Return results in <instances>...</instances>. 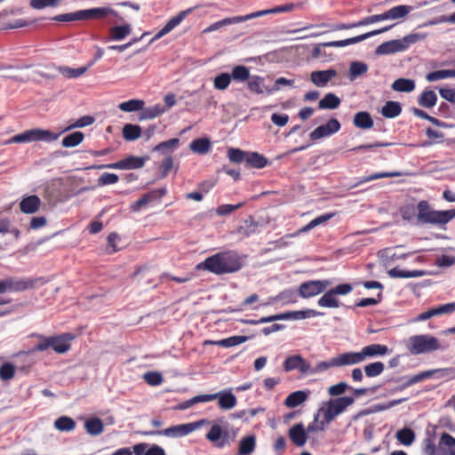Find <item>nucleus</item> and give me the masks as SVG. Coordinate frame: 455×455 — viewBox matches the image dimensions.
Masks as SVG:
<instances>
[{
	"label": "nucleus",
	"instance_id": "f257e3e1",
	"mask_svg": "<svg viewBox=\"0 0 455 455\" xmlns=\"http://www.w3.org/2000/svg\"><path fill=\"white\" fill-rule=\"evenodd\" d=\"M242 267V259L235 251L217 252L207 257L196 266L198 270H206L218 275L232 274L239 271Z\"/></svg>",
	"mask_w": 455,
	"mask_h": 455
},
{
	"label": "nucleus",
	"instance_id": "f03ea898",
	"mask_svg": "<svg viewBox=\"0 0 455 455\" xmlns=\"http://www.w3.org/2000/svg\"><path fill=\"white\" fill-rule=\"evenodd\" d=\"M417 211V221L422 225H445L455 218V209L436 211L426 200L418 203Z\"/></svg>",
	"mask_w": 455,
	"mask_h": 455
},
{
	"label": "nucleus",
	"instance_id": "7ed1b4c3",
	"mask_svg": "<svg viewBox=\"0 0 455 455\" xmlns=\"http://www.w3.org/2000/svg\"><path fill=\"white\" fill-rule=\"evenodd\" d=\"M39 283H43L42 278H15L12 276L6 277L0 280V294L8 291H24L35 288ZM10 302V299H6L0 297V306L8 304Z\"/></svg>",
	"mask_w": 455,
	"mask_h": 455
},
{
	"label": "nucleus",
	"instance_id": "20e7f679",
	"mask_svg": "<svg viewBox=\"0 0 455 455\" xmlns=\"http://www.w3.org/2000/svg\"><path fill=\"white\" fill-rule=\"evenodd\" d=\"M38 337L41 339L40 342L30 349L28 354L44 351L50 347L58 354H64L70 349V341L74 339V336L70 333L52 337L39 335Z\"/></svg>",
	"mask_w": 455,
	"mask_h": 455
},
{
	"label": "nucleus",
	"instance_id": "39448f33",
	"mask_svg": "<svg viewBox=\"0 0 455 455\" xmlns=\"http://www.w3.org/2000/svg\"><path fill=\"white\" fill-rule=\"evenodd\" d=\"M393 27H394V25H389V26L381 28L379 29L372 30V31L367 32L365 34H363V35H360L357 36H354V37H350V38H347L345 40L331 41V42L323 43L321 44H317L316 46L314 47V49L311 52V57H312V59H318L319 57H321L323 54L322 48H321L322 46H323V47H345V46H347L350 44H355L360 43L365 39H368L371 36L384 33V32L391 29Z\"/></svg>",
	"mask_w": 455,
	"mask_h": 455
},
{
	"label": "nucleus",
	"instance_id": "423d86ee",
	"mask_svg": "<svg viewBox=\"0 0 455 455\" xmlns=\"http://www.w3.org/2000/svg\"><path fill=\"white\" fill-rule=\"evenodd\" d=\"M441 345L434 336L422 334L410 337L408 350L411 355H419L440 349Z\"/></svg>",
	"mask_w": 455,
	"mask_h": 455
},
{
	"label": "nucleus",
	"instance_id": "0eeeda50",
	"mask_svg": "<svg viewBox=\"0 0 455 455\" xmlns=\"http://www.w3.org/2000/svg\"><path fill=\"white\" fill-rule=\"evenodd\" d=\"M58 137L59 134H55L49 130L31 129L13 136L8 140V143H28L32 141L52 142L56 140Z\"/></svg>",
	"mask_w": 455,
	"mask_h": 455
},
{
	"label": "nucleus",
	"instance_id": "6e6552de",
	"mask_svg": "<svg viewBox=\"0 0 455 455\" xmlns=\"http://www.w3.org/2000/svg\"><path fill=\"white\" fill-rule=\"evenodd\" d=\"M353 291L350 283H340L327 291L317 301L319 307L328 308H337L340 307V302L337 296H345Z\"/></svg>",
	"mask_w": 455,
	"mask_h": 455
},
{
	"label": "nucleus",
	"instance_id": "1a4fd4ad",
	"mask_svg": "<svg viewBox=\"0 0 455 455\" xmlns=\"http://www.w3.org/2000/svg\"><path fill=\"white\" fill-rule=\"evenodd\" d=\"M355 402L352 396H343L336 399L330 400L327 408L321 410L323 411L324 422L329 424L331 422L336 416L342 413L346 409L352 405Z\"/></svg>",
	"mask_w": 455,
	"mask_h": 455
},
{
	"label": "nucleus",
	"instance_id": "9d476101",
	"mask_svg": "<svg viewBox=\"0 0 455 455\" xmlns=\"http://www.w3.org/2000/svg\"><path fill=\"white\" fill-rule=\"evenodd\" d=\"M207 419H200L195 422L187 424H180L170 427L164 429L163 432H148L147 435H161L164 434L166 436L181 437L189 435L195 430L200 428L202 426L208 424Z\"/></svg>",
	"mask_w": 455,
	"mask_h": 455
},
{
	"label": "nucleus",
	"instance_id": "9b49d317",
	"mask_svg": "<svg viewBox=\"0 0 455 455\" xmlns=\"http://www.w3.org/2000/svg\"><path fill=\"white\" fill-rule=\"evenodd\" d=\"M235 432L231 435L228 430H224L220 425L214 424L212 426L205 437L214 447L221 449L229 445L235 440Z\"/></svg>",
	"mask_w": 455,
	"mask_h": 455
},
{
	"label": "nucleus",
	"instance_id": "f8f14e48",
	"mask_svg": "<svg viewBox=\"0 0 455 455\" xmlns=\"http://www.w3.org/2000/svg\"><path fill=\"white\" fill-rule=\"evenodd\" d=\"M331 284L332 282L327 279L307 281L299 285L298 293L301 298L307 299L323 292Z\"/></svg>",
	"mask_w": 455,
	"mask_h": 455
},
{
	"label": "nucleus",
	"instance_id": "ddd939ff",
	"mask_svg": "<svg viewBox=\"0 0 455 455\" xmlns=\"http://www.w3.org/2000/svg\"><path fill=\"white\" fill-rule=\"evenodd\" d=\"M146 160V157L129 156L124 159H122L113 164H103L99 166L98 168H108L116 170H135L142 168L145 165Z\"/></svg>",
	"mask_w": 455,
	"mask_h": 455
},
{
	"label": "nucleus",
	"instance_id": "4468645a",
	"mask_svg": "<svg viewBox=\"0 0 455 455\" xmlns=\"http://www.w3.org/2000/svg\"><path fill=\"white\" fill-rule=\"evenodd\" d=\"M340 130V124L336 118H331L325 124L316 127L309 134L311 140H318L322 138L331 136Z\"/></svg>",
	"mask_w": 455,
	"mask_h": 455
},
{
	"label": "nucleus",
	"instance_id": "2eb2a0df",
	"mask_svg": "<svg viewBox=\"0 0 455 455\" xmlns=\"http://www.w3.org/2000/svg\"><path fill=\"white\" fill-rule=\"evenodd\" d=\"M283 370L285 371H291L298 370L302 374H309L310 363L307 362L301 355H294L288 356L283 363Z\"/></svg>",
	"mask_w": 455,
	"mask_h": 455
},
{
	"label": "nucleus",
	"instance_id": "dca6fc26",
	"mask_svg": "<svg viewBox=\"0 0 455 455\" xmlns=\"http://www.w3.org/2000/svg\"><path fill=\"white\" fill-rule=\"evenodd\" d=\"M193 11L192 8H188L187 10L180 12L176 16L172 17L164 26L161 28L156 36L153 37V40H157L166 34L170 33L172 29H174L178 25H180L189 13Z\"/></svg>",
	"mask_w": 455,
	"mask_h": 455
},
{
	"label": "nucleus",
	"instance_id": "f3484780",
	"mask_svg": "<svg viewBox=\"0 0 455 455\" xmlns=\"http://www.w3.org/2000/svg\"><path fill=\"white\" fill-rule=\"evenodd\" d=\"M304 3H297V4H283V5H278V6H275L274 8H271V9H267V10H262V11H258V12H251L249 14V18L250 20L251 19H254V18H258V17H261V16H264V15H267V14H275V13H281V12H292L294 11L295 9H298V8H302Z\"/></svg>",
	"mask_w": 455,
	"mask_h": 455
},
{
	"label": "nucleus",
	"instance_id": "a211bd4d",
	"mask_svg": "<svg viewBox=\"0 0 455 455\" xmlns=\"http://www.w3.org/2000/svg\"><path fill=\"white\" fill-rule=\"evenodd\" d=\"M324 313L319 312L314 309H307V310H300V311H291V312H286L282 314H277L275 316H282L280 318H277V320H289V319H306L310 317H315V316H321L323 315Z\"/></svg>",
	"mask_w": 455,
	"mask_h": 455
},
{
	"label": "nucleus",
	"instance_id": "6ab92c4d",
	"mask_svg": "<svg viewBox=\"0 0 455 455\" xmlns=\"http://www.w3.org/2000/svg\"><path fill=\"white\" fill-rule=\"evenodd\" d=\"M334 358L337 368L358 364L363 362L360 352H346L334 356Z\"/></svg>",
	"mask_w": 455,
	"mask_h": 455
},
{
	"label": "nucleus",
	"instance_id": "aec40b11",
	"mask_svg": "<svg viewBox=\"0 0 455 455\" xmlns=\"http://www.w3.org/2000/svg\"><path fill=\"white\" fill-rule=\"evenodd\" d=\"M249 20H250L249 14L243 15V16H234V17L225 18L221 20L216 21V22L212 23V25H210L208 28L204 29L203 33H210L212 31H216L225 26L241 23L243 21H247Z\"/></svg>",
	"mask_w": 455,
	"mask_h": 455
},
{
	"label": "nucleus",
	"instance_id": "412c9836",
	"mask_svg": "<svg viewBox=\"0 0 455 455\" xmlns=\"http://www.w3.org/2000/svg\"><path fill=\"white\" fill-rule=\"evenodd\" d=\"M40 206L41 200L36 195L25 196L20 203V211L26 214L36 213L39 210Z\"/></svg>",
	"mask_w": 455,
	"mask_h": 455
},
{
	"label": "nucleus",
	"instance_id": "4be33fe9",
	"mask_svg": "<svg viewBox=\"0 0 455 455\" xmlns=\"http://www.w3.org/2000/svg\"><path fill=\"white\" fill-rule=\"evenodd\" d=\"M389 353V349L386 345L371 344L365 346L360 351L362 361L363 362L367 357H375L385 355Z\"/></svg>",
	"mask_w": 455,
	"mask_h": 455
},
{
	"label": "nucleus",
	"instance_id": "5701e85b",
	"mask_svg": "<svg viewBox=\"0 0 455 455\" xmlns=\"http://www.w3.org/2000/svg\"><path fill=\"white\" fill-rule=\"evenodd\" d=\"M291 441L298 447L305 445L307 440V432L301 423L295 424L289 430Z\"/></svg>",
	"mask_w": 455,
	"mask_h": 455
},
{
	"label": "nucleus",
	"instance_id": "b1692460",
	"mask_svg": "<svg viewBox=\"0 0 455 455\" xmlns=\"http://www.w3.org/2000/svg\"><path fill=\"white\" fill-rule=\"evenodd\" d=\"M337 76V72L335 69H327L321 71H313L310 75V78L312 83L318 86L323 87L328 82Z\"/></svg>",
	"mask_w": 455,
	"mask_h": 455
},
{
	"label": "nucleus",
	"instance_id": "393cba45",
	"mask_svg": "<svg viewBox=\"0 0 455 455\" xmlns=\"http://www.w3.org/2000/svg\"><path fill=\"white\" fill-rule=\"evenodd\" d=\"M132 449L135 455H166L165 451L157 444L148 447V443H140L135 444Z\"/></svg>",
	"mask_w": 455,
	"mask_h": 455
},
{
	"label": "nucleus",
	"instance_id": "a878e982",
	"mask_svg": "<svg viewBox=\"0 0 455 455\" xmlns=\"http://www.w3.org/2000/svg\"><path fill=\"white\" fill-rule=\"evenodd\" d=\"M440 455H455V438L448 433H443L439 442Z\"/></svg>",
	"mask_w": 455,
	"mask_h": 455
},
{
	"label": "nucleus",
	"instance_id": "bb28decb",
	"mask_svg": "<svg viewBox=\"0 0 455 455\" xmlns=\"http://www.w3.org/2000/svg\"><path fill=\"white\" fill-rule=\"evenodd\" d=\"M219 407L222 410H230L236 405L237 399L231 391H220L216 393Z\"/></svg>",
	"mask_w": 455,
	"mask_h": 455
},
{
	"label": "nucleus",
	"instance_id": "cd10ccee",
	"mask_svg": "<svg viewBox=\"0 0 455 455\" xmlns=\"http://www.w3.org/2000/svg\"><path fill=\"white\" fill-rule=\"evenodd\" d=\"M403 51H404V46H402L399 40H391L379 44L376 49V53L386 55Z\"/></svg>",
	"mask_w": 455,
	"mask_h": 455
},
{
	"label": "nucleus",
	"instance_id": "c85d7f7f",
	"mask_svg": "<svg viewBox=\"0 0 455 455\" xmlns=\"http://www.w3.org/2000/svg\"><path fill=\"white\" fill-rule=\"evenodd\" d=\"M256 448V436L253 435L243 437L238 443L237 455H251Z\"/></svg>",
	"mask_w": 455,
	"mask_h": 455
},
{
	"label": "nucleus",
	"instance_id": "c756f323",
	"mask_svg": "<svg viewBox=\"0 0 455 455\" xmlns=\"http://www.w3.org/2000/svg\"><path fill=\"white\" fill-rule=\"evenodd\" d=\"M84 19L86 20H99L107 17L109 14H115L116 12L109 7H98L87 10H83Z\"/></svg>",
	"mask_w": 455,
	"mask_h": 455
},
{
	"label": "nucleus",
	"instance_id": "7c9ffc66",
	"mask_svg": "<svg viewBox=\"0 0 455 455\" xmlns=\"http://www.w3.org/2000/svg\"><path fill=\"white\" fill-rule=\"evenodd\" d=\"M259 224L255 220L249 216L243 220V224L236 228V233L243 237H248L256 233Z\"/></svg>",
	"mask_w": 455,
	"mask_h": 455
},
{
	"label": "nucleus",
	"instance_id": "2f4dec72",
	"mask_svg": "<svg viewBox=\"0 0 455 455\" xmlns=\"http://www.w3.org/2000/svg\"><path fill=\"white\" fill-rule=\"evenodd\" d=\"M353 124L357 128L366 130L371 129L374 123L370 113L360 111L355 115Z\"/></svg>",
	"mask_w": 455,
	"mask_h": 455
},
{
	"label": "nucleus",
	"instance_id": "473e14b6",
	"mask_svg": "<svg viewBox=\"0 0 455 455\" xmlns=\"http://www.w3.org/2000/svg\"><path fill=\"white\" fill-rule=\"evenodd\" d=\"M84 428L91 435H99L104 431V424L102 420L97 417L89 418L84 422Z\"/></svg>",
	"mask_w": 455,
	"mask_h": 455
},
{
	"label": "nucleus",
	"instance_id": "72a5a7b5",
	"mask_svg": "<svg viewBox=\"0 0 455 455\" xmlns=\"http://www.w3.org/2000/svg\"><path fill=\"white\" fill-rule=\"evenodd\" d=\"M412 7L410 5H397L385 12L387 20H397L404 18Z\"/></svg>",
	"mask_w": 455,
	"mask_h": 455
},
{
	"label": "nucleus",
	"instance_id": "f704fd0d",
	"mask_svg": "<svg viewBox=\"0 0 455 455\" xmlns=\"http://www.w3.org/2000/svg\"><path fill=\"white\" fill-rule=\"evenodd\" d=\"M388 275L392 278H413V277H420L424 275V271L422 270H403L398 267H394L388 270Z\"/></svg>",
	"mask_w": 455,
	"mask_h": 455
},
{
	"label": "nucleus",
	"instance_id": "c9c22d12",
	"mask_svg": "<svg viewBox=\"0 0 455 455\" xmlns=\"http://www.w3.org/2000/svg\"><path fill=\"white\" fill-rule=\"evenodd\" d=\"M340 105L339 98L332 92H329L319 101L320 109H335Z\"/></svg>",
	"mask_w": 455,
	"mask_h": 455
},
{
	"label": "nucleus",
	"instance_id": "e433bc0d",
	"mask_svg": "<svg viewBox=\"0 0 455 455\" xmlns=\"http://www.w3.org/2000/svg\"><path fill=\"white\" fill-rule=\"evenodd\" d=\"M94 64L93 61H91L87 64V66L81 67L78 68H73L69 67H61L60 68V73L67 78H76L84 74Z\"/></svg>",
	"mask_w": 455,
	"mask_h": 455
},
{
	"label": "nucleus",
	"instance_id": "4c0bfd02",
	"mask_svg": "<svg viewBox=\"0 0 455 455\" xmlns=\"http://www.w3.org/2000/svg\"><path fill=\"white\" fill-rule=\"evenodd\" d=\"M189 148L195 153L204 155L211 149V141L207 138L196 139L190 143Z\"/></svg>",
	"mask_w": 455,
	"mask_h": 455
},
{
	"label": "nucleus",
	"instance_id": "58836bf2",
	"mask_svg": "<svg viewBox=\"0 0 455 455\" xmlns=\"http://www.w3.org/2000/svg\"><path fill=\"white\" fill-rule=\"evenodd\" d=\"M402 112V108L399 102L387 101L381 109V115L387 118H395Z\"/></svg>",
	"mask_w": 455,
	"mask_h": 455
},
{
	"label": "nucleus",
	"instance_id": "ea45409f",
	"mask_svg": "<svg viewBox=\"0 0 455 455\" xmlns=\"http://www.w3.org/2000/svg\"><path fill=\"white\" fill-rule=\"evenodd\" d=\"M54 427L61 432H70L76 427V421L68 416H61L54 421Z\"/></svg>",
	"mask_w": 455,
	"mask_h": 455
},
{
	"label": "nucleus",
	"instance_id": "a19ab883",
	"mask_svg": "<svg viewBox=\"0 0 455 455\" xmlns=\"http://www.w3.org/2000/svg\"><path fill=\"white\" fill-rule=\"evenodd\" d=\"M391 87L395 92H411L415 89V82L411 79L398 78Z\"/></svg>",
	"mask_w": 455,
	"mask_h": 455
},
{
	"label": "nucleus",
	"instance_id": "79ce46f5",
	"mask_svg": "<svg viewBox=\"0 0 455 455\" xmlns=\"http://www.w3.org/2000/svg\"><path fill=\"white\" fill-rule=\"evenodd\" d=\"M441 370H428L422 372H419L418 374H415L413 376H411L408 378L407 381L403 385V387H411L416 383L421 382L427 379H429L433 377L436 372L440 371Z\"/></svg>",
	"mask_w": 455,
	"mask_h": 455
},
{
	"label": "nucleus",
	"instance_id": "37998d69",
	"mask_svg": "<svg viewBox=\"0 0 455 455\" xmlns=\"http://www.w3.org/2000/svg\"><path fill=\"white\" fill-rule=\"evenodd\" d=\"M141 135V128L137 124H127L123 127V137L125 140L132 141Z\"/></svg>",
	"mask_w": 455,
	"mask_h": 455
},
{
	"label": "nucleus",
	"instance_id": "c03bdc74",
	"mask_svg": "<svg viewBox=\"0 0 455 455\" xmlns=\"http://www.w3.org/2000/svg\"><path fill=\"white\" fill-rule=\"evenodd\" d=\"M246 163L253 168L260 169L267 165V159L257 152H251L247 153Z\"/></svg>",
	"mask_w": 455,
	"mask_h": 455
},
{
	"label": "nucleus",
	"instance_id": "a18cd8bd",
	"mask_svg": "<svg viewBox=\"0 0 455 455\" xmlns=\"http://www.w3.org/2000/svg\"><path fill=\"white\" fill-rule=\"evenodd\" d=\"M180 145V140L173 138L157 144L154 148V151L162 152L163 154H169L174 151Z\"/></svg>",
	"mask_w": 455,
	"mask_h": 455
},
{
	"label": "nucleus",
	"instance_id": "49530a36",
	"mask_svg": "<svg viewBox=\"0 0 455 455\" xmlns=\"http://www.w3.org/2000/svg\"><path fill=\"white\" fill-rule=\"evenodd\" d=\"M395 436L396 439L405 446L411 445L415 439L414 431L409 427H403L398 430Z\"/></svg>",
	"mask_w": 455,
	"mask_h": 455
},
{
	"label": "nucleus",
	"instance_id": "de8ad7c7",
	"mask_svg": "<svg viewBox=\"0 0 455 455\" xmlns=\"http://www.w3.org/2000/svg\"><path fill=\"white\" fill-rule=\"evenodd\" d=\"M437 96L432 90H427L422 92L419 99V104L423 108H430L435 105Z\"/></svg>",
	"mask_w": 455,
	"mask_h": 455
},
{
	"label": "nucleus",
	"instance_id": "09e8293b",
	"mask_svg": "<svg viewBox=\"0 0 455 455\" xmlns=\"http://www.w3.org/2000/svg\"><path fill=\"white\" fill-rule=\"evenodd\" d=\"M307 399V394L304 391H296L290 394L285 399V405L289 408H294L302 403Z\"/></svg>",
	"mask_w": 455,
	"mask_h": 455
},
{
	"label": "nucleus",
	"instance_id": "8fccbe9b",
	"mask_svg": "<svg viewBox=\"0 0 455 455\" xmlns=\"http://www.w3.org/2000/svg\"><path fill=\"white\" fill-rule=\"evenodd\" d=\"M84 133L82 132H75L65 136L62 140V146L64 148H73L79 145L84 140Z\"/></svg>",
	"mask_w": 455,
	"mask_h": 455
},
{
	"label": "nucleus",
	"instance_id": "3c124183",
	"mask_svg": "<svg viewBox=\"0 0 455 455\" xmlns=\"http://www.w3.org/2000/svg\"><path fill=\"white\" fill-rule=\"evenodd\" d=\"M144 105V100L133 99L120 103L118 108L124 112H132L143 109Z\"/></svg>",
	"mask_w": 455,
	"mask_h": 455
},
{
	"label": "nucleus",
	"instance_id": "603ef678",
	"mask_svg": "<svg viewBox=\"0 0 455 455\" xmlns=\"http://www.w3.org/2000/svg\"><path fill=\"white\" fill-rule=\"evenodd\" d=\"M247 336H232L227 339L217 340L215 345L222 347H232L247 341Z\"/></svg>",
	"mask_w": 455,
	"mask_h": 455
},
{
	"label": "nucleus",
	"instance_id": "864d4df0",
	"mask_svg": "<svg viewBox=\"0 0 455 455\" xmlns=\"http://www.w3.org/2000/svg\"><path fill=\"white\" fill-rule=\"evenodd\" d=\"M455 78V69H442L430 72L427 75L426 78L428 82H434L445 78Z\"/></svg>",
	"mask_w": 455,
	"mask_h": 455
},
{
	"label": "nucleus",
	"instance_id": "5fc2aeb1",
	"mask_svg": "<svg viewBox=\"0 0 455 455\" xmlns=\"http://www.w3.org/2000/svg\"><path fill=\"white\" fill-rule=\"evenodd\" d=\"M368 70V66L363 62L354 61L349 68V78L355 80L358 76L364 75Z\"/></svg>",
	"mask_w": 455,
	"mask_h": 455
},
{
	"label": "nucleus",
	"instance_id": "6e6d98bb",
	"mask_svg": "<svg viewBox=\"0 0 455 455\" xmlns=\"http://www.w3.org/2000/svg\"><path fill=\"white\" fill-rule=\"evenodd\" d=\"M231 79L238 82H244L250 78V70L245 66H235L230 75Z\"/></svg>",
	"mask_w": 455,
	"mask_h": 455
},
{
	"label": "nucleus",
	"instance_id": "4d7b16f0",
	"mask_svg": "<svg viewBox=\"0 0 455 455\" xmlns=\"http://www.w3.org/2000/svg\"><path fill=\"white\" fill-rule=\"evenodd\" d=\"M132 32L130 25L115 26L110 29V36L113 40H122Z\"/></svg>",
	"mask_w": 455,
	"mask_h": 455
},
{
	"label": "nucleus",
	"instance_id": "13d9d810",
	"mask_svg": "<svg viewBox=\"0 0 455 455\" xmlns=\"http://www.w3.org/2000/svg\"><path fill=\"white\" fill-rule=\"evenodd\" d=\"M385 369V365L382 362L371 363L364 366L365 375L369 378H373L380 375Z\"/></svg>",
	"mask_w": 455,
	"mask_h": 455
},
{
	"label": "nucleus",
	"instance_id": "bf43d9fd",
	"mask_svg": "<svg viewBox=\"0 0 455 455\" xmlns=\"http://www.w3.org/2000/svg\"><path fill=\"white\" fill-rule=\"evenodd\" d=\"M264 79L260 76H252L248 82V89L255 93L262 94L266 91V87L263 85Z\"/></svg>",
	"mask_w": 455,
	"mask_h": 455
},
{
	"label": "nucleus",
	"instance_id": "052dcab7",
	"mask_svg": "<svg viewBox=\"0 0 455 455\" xmlns=\"http://www.w3.org/2000/svg\"><path fill=\"white\" fill-rule=\"evenodd\" d=\"M54 20L60 21V22H70V21H76V20H84V12L83 10L77 11L75 12H69V13H64L60 14L54 17Z\"/></svg>",
	"mask_w": 455,
	"mask_h": 455
},
{
	"label": "nucleus",
	"instance_id": "680f3d73",
	"mask_svg": "<svg viewBox=\"0 0 455 455\" xmlns=\"http://www.w3.org/2000/svg\"><path fill=\"white\" fill-rule=\"evenodd\" d=\"M335 363H336L335 358L332 357L329 361L319 362L315 367H312L310 365L309 374H311V375L316 374L319 372L325 371L329 370L330 368L337 367Z\"/></svg>",
	"mask_w": 455,
	"mask_h": 455
},
{
	"label": "nucleus",
	"instance_id": "e2e57ef3",
	"mask_svg": "<svg viewBox=\"0 0 455 455\" xmlns=\"http://www.w3.org/2000/svg\"><path fill=\"white\" fill-rule=\"evenodd\" d=\"M426 38L425 34L411 33L405 36L403 39L399 40L402 46H404V51L409 48L410 45L414 44Z\"/></svg>",
	"mask_w": 455,
	"mask_h": 455
},
{
	"label": "nucleus",
	"instance_id": "0e129e2a",
	"mask_svg": "<svg viewBox=\"0 0 455 455\" xmlns=\"http://www.w3.org/2000/svg\"><path fill=\"white\" fill-rule=\"evenodd\" d=\"M231 83V76L228 73H221L214 78V87L217 90L223 91L228 87Z\"/></svg>",
	"mask_w": 455,
	"mask_h": 455
},
{
	"label": "nucleus",
	"instance_id": "69168bd1",
	"mask_svg": "<svg viewBox=\"0 0 455 455\" xmlns=\"http://www.w3.org/2000/svg\"><path fill=\"white\" fill-rule=\"evenodd\" d=\"M247 153L239 148H229L228 156L231 162L240 164L246 162Z\"/></svg>",
	"mask_w": 455,
	"mask_h": 455
},
{
	"label": "nucleus",
	"instance_id": "338daca9",
	"mask_svg": "<svg viewBox=\"0 0 455 455\" xmlns=\"http://www.w3.org/2000/svg\"><path fill=\"white\" fill-rule=\"evenodd\" d=\"M15 375V367L11 363H4L0 366V379L3 380H10Z\"/></svg>",
	"mask_w": 455,
	"mask_h": 455
},
{
	"label": "nucleus",
	"instance_id": "774afa93",
	"mask_svg": "<svg viewBox=\"0 0 455 455\" xmlns=\"http://www.w3.org/2000/svg\"><path fill=\"white\" fill-rule=\"evenodd\" d=\"M143 378L150 386H159L163 382V376L157 371H148L144 374Z\"/></svg>",
	"mask_w": 455,
	"mask_h": 455
}]
</instances>
